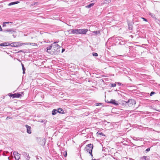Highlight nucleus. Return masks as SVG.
<instances>
[{
  "instance_id": "nucleus-1",
  "label": "nucleus",
  "mask_w": 160,
  "mask_h": 160,
  "mask_svg": "<svg viewBox=\"0 0 160 160\" xmlns=\"http://www.w3.org/2000/svg\"><path fill=\"white\" fill-rule=\"evenodd\" d=\"M52 49L50 54L52 55H56L59 54L60 52V46L57 44V42H54L52 44Z\"/></svg>"
},
{
  "instance_id": "nucleus-2",
  "label": "nucleus",
  "mask_w": 160,
  "mask_h": 160,
  "mask_svg": "<svg viewBox=\"0 0 160 160\" xmlns=\"http://www.w3.org/2000/svg\"><path fill=\"white\" fill-rule=\"evenodd\" d=\"M93 148V145L92 144H89L87 145L85 148V151L88 152L90 154L92 158H93V157L92 154V150Z\"/></svg>"
},
{
  "instance_id": "nucleus-3",
  "label": "nucleus",
  "mask_w": 160,
  "mask_h": 160,
  "mask_svg": "<svg viewBox=\"0 0 160 160\" xmlns=\"http://www.w3.org/2000/svg\"><path fill=\"white\" fill-rule=\"evenodd\" d=\"M136 102L133 99H129L128 101V106L131 107H133L136 104Z\"/></svg>"
},
{
  "instance_id": "nucleus-4",
  "label": "nucleus",
  "mask_w": 160,
  "mask_h": 160,
  "mask_svg": "<svg viewBox=\"0 0 160 160\" xmlns=\"http://www.w3.org/2000/svg\"><path fill=\"white\" fill-rule=\"evenodd\" d=\"M78 30L79 34H85L88 31V29H78Z\"/></svg>"
},
{
  "instance_id": "nucleus-5",
  "label": "nucleus",
  "mask_w": 160,
  "mask_h": 160,
  "mask_svg": "<svg viewBox=\"0 0 160 160\" xmlns=\"http://www.w3.org/2000/svg\"><path fill=\"white\" fill-rule=\"evenodd\" d=\"M13 155L16 160H19L20 158V154L18 152H13Z\"/></svg>"
},
{
  "instance_id": "nucleus-6",
  "label": "nucleus",
  "mask_w": 160,
  "mask_h": 160,
  "mask_svg": "<svg viewBox=\"0 0 160 160\" xmlns=\"http://www.w3.org/2000/svg\"><path fill=\"white\" fill-rule=\"evenodd\" d=\"M22 154L24 157L26 158L27 160H29L30 157L29 155V154L25 152H22Z\"/></svg>"
},
{
  "instance_id": "nucleus-7",
  "label": "nucleus",
  "mask_w": 160,
  "mask_h": 160,
  "mask_svg": "<svg viewBox=\"0 0 160 160\" xmlns=\"http://www.w3.org/2000/svg\"><path fill=\"white\" fill-rule=\"evenodd\" d=\"M74 34H79L78 29H71V32Z\"/></svg>"
},
{
  "instance_id": "nucleus-8",
  "label": "nucleus",
  "mask_w": 160,
  "mask_h": 160,
  "mask_svg": "<svg viewBox=\"0 0 160 160\" xmlns=\"http://www.w3.org/2000/svg\"><path fill=\"white\" fill-rule=\"evenodd\" d=\"M25 127L27 128V132L29 134H31V127L27 125H25Z\"/></svg>"
},
{
  "instance_id": "nucleus-9",
  "label": "nucleus",
  "mask_w": 160,
  "mask_h": 160,
  "mask_svg": "<svg viewBox=\"0 0 160 160\" xmlns=\"http://www.w3.org/2000/svg\"><path fill=\"white\" fill-rule=\"evenodd\" d=\"M109 103H112L116 106L118 105V102L116 101L115 100L111 99L110 101L109 102Z\"/></svg>"
},
{
  "instance_id": "nucleus-10",
  "label": "nucleus",
  "mask_w": 160,
  "mask_h": 160,
  "mask_svg": "<svg viewBox=\"0 0 160 160\" xmlns=\"http://www.w3.org/2000/svg\"><path fill=\"white\" fill-rule=\"evenodd\" d=\"M15 47H19L22 46L23 43H21L20 42H14Z\"/></svg>"
},
{
  "instance_id": "nucleus-11",
  "label": "nucleus",
  "mask_w": 160,
  "mask_h": 160,
  "mask_svg": "<svg viewBox=\"0 0 160 160\" xmlns=\"http://www.w3.org/2000/svg\"><path fill=\"white\" fill-rule=\"evenodd\" d=\"M140 160H150L148 156H143L141 157Z\"/></svg>"
},
{
  "instance_id": "nucleus-12",
  "label": "nucleus",
  "mask_w": 160,
  "mask_h": 160,
  "mask_svg": "<svg viewBox=\"0 0 160 160\" xmlns=\"http://www.w3.org/2000/svg\"><path fill=\"white\" fill-rule=\"evenodd\" d=\"M52 44L51 46H49L48 47H47V52L48 53H50V52H51V50L52 49Z\"/></svg>"
},
{
  "instance_id": "nucleus-13",
  "label": "nucleus",
  "mask_w": 160,
  "mask_h": 160,
  "mask_svg": "<svg viewBox=\"0 0 160 160\" xmlns=\"http://www.w3.org/2000/svg\"><path fill=\"white\" fill-rule=\"evenodd\" d=\"M10 44L9 42H4L3 43L0 44L1 46H7L9 45Z\"/></svg>"
},
{
  "instance_id": "nucleus-14",
  "label": "nucleus",
  "mask_w": 160,
  "mask_h": 160,
  "mask_svg": "<svg viewBox=\"0 0 160 160\" xmlns=\"http://www.w3.org/2000/svg\"><path fill=\"white\" fill-rule=\"evenodd\" d=\"M133 23H128V28L129 30H132V25Z\"/></svg>"
},
{
  "instance_id": "nucleus-15",
  "label": "nucleus",
  "mask_w": 160,
  "mask_h": 160,
  "mask_svg": "<svg viewBox=\"0 0 160 160\" xmlns=\"http://www.w3.org/2000/svg\"><path fill=\"white\" fill-rule=\"evenodd\" d=\"M58 112H59V111H58V109H54L52 111V114L53 115H55Z\"/></svg>"
},
{
  "instance_id": "nucleus-16",
  "label": "nucleus",
  "mask_w": 160,
  "mask_h": 160,
  "mask_svg": "<svg viewBox=\"0 0 160 160\" xmlns=\"http://www.w3.org/2000/svg\"><path fill=\"white\" fill-rule=\"evenodd\" d=\"M111 0H105L103 2L101 3V5H103L104 4H108L111 2Z\"/></svg>"
},
{
  "instance_id": "nucleus-17",
  "label": "nucleus",
  "mask_w": 160,
  "mask_h": 160,
  "mask_svg": "<svg viewBox=\"0 0 160 160\" xmlns=\"http://www.w3.org/2000/svg\"><path fill=\"white\" fill-rule=\"evenodd\" d=\"M58 111H59V112H58V113H61V114H63V113H64V110H63V109L62 108H58Z\"/></svg>"
},
{
  "instance_id": "nucleus-18",
  "label": "nucleus",
  "mask_w": 160,
  "mask_h": 160,
  "mask_svg": "<svg viewBox=\"0 0 160 160\" xmlns=\"http://www.w3.org/2000/svg\"><path fill=\"white\" fill-rule=\"evenodd\" d=\"M19 2V1H16V2H11L8 4V5L10 6V5H13L14 4L18 3Z\"/></svg>"
},
{
  "instance_id": "nucleus-19",
  "label": "nucleus",
  "mask_w": 160,
  "mask_h": 160,
  "mask_svg": "<svg viewBox=\"0 0 160 160\" xmlns=\"http://www.w3.org/2000/svg\"><path fill=\"white\" fill-rule=\"evenodd\" d=\"M94 3H90L88 5L86 6V8H91V7L93 6L94 5Z\"/></svg>"
},
{
  "instance_id": "nucleus-20",
  "label": "nucleus",
  "mask_w": 160,
  "mask_h": 160,
  "mask_svg": "<svg viewBox=\"0 0 160 160\" xmlns=\"http://www.w3.org/2000/svg\"><path fill=\"white\" fill-rule=\"evenodd\" d=\"M21 94H20L19 93H16V98H19L21 97Z\"/></svg>"
},
{
  "instance_id": "nucleus-21",
  "label": "nucleus",
  "mask_w": 160,
  "mask_h": 160,
  "mask_svg": "<svg viewBox=\"0 0 160 160\" xmlns=\"http://www.w3.org/2000/svg\"><path fill=\"white\" fill-rule=\"evenodd\" d=\"M5 32H11L12 33V32H14L13 30L12 29H8L4 31Z\"/></svg>"
},
{
  "instance_id": "nucleus-22",
  "label": "nucleus",
  "mask_w": 160,
  "mask_h": 160,
  "mask_svg": "<svg viewBox=\"0 0 160 160\" xmlns=\"http://www.w3.org/2000/svg\"><path fill=\"white\" fill-rule=\"evenodd\" d=\"M16 93H15L14 94H12L10 96L11 97H12V98H16V97H15V96H16Z\"/></svg>"
},
{
  "instance_id": "nucleus-23",
  "label": "nucleus",
  "mask_w": 160,
  "mask_h": 160,
  "mask_svg": "<svg viewBox=\"0 0 160 160\" xmlns=\"http://www.w3.org/2000/svg\"><path fill=\"white\" fill-rule=\"evenodd\" d=\"M110 85L111 87H115L116 86V82L115 83H111Z\"/></svg>"
},
{
  "instance_id": "nucleus-24",
  "label": "nucleus",
  "mask_w": 160,
  "mask_h": 160,
  "mask_svg": "<svg viewBox=\"0 0 160 160\" xmlns=\"http://www.w3.org/2000/svg\"><path fill=\"white\" fill-rule=\"evenodd\" d=\"M126 104L128 105V101H123L122 102V104H125L126 105Z\"/></svg>"
},
{
  "instance_id": "nucleus-25",
  "label": "nucleus",
  "mask_w": 160,
  "mask_h": 160,
  "mask_svg": "<svg viewBox=\"0 0 160 160\" xmlns=\"http://www.w3.org/2000/svg\"><path fill=\"white\" fill-rule=\"evenodd\" d=\"M47 120H42L41 119L40 120L39 122H45L46 123L47 122Z\"/></svg>"
},
{
  "instance_id": "nucleus-26",
  "label": "nucleus",
  "mask_w": 160,
  "mask_h": 160,
  "mask_svg": "<svg viewBox=\"0 0 160 160\" xmlns=\"http://www.w3.org/2000/svg\"><path fill=\"white\" fill-rule=\"evenodd\" d=\"M93 33H94L95 34H97L100 33V31H94L93 32Z\"/></svg>"
},
{
  "instance_id": "nucleus-27",
  "label": "nucleus",
  "mask_w": 160,
  "mask_h": 160,
  "mask_svg": "<svg viewBox=\"0 0 160 160\" xmlns=\"http://www.w3.org/2000/svg\"><path fill=\"white\" fill-rule=\"evenodd\" d=\"M92 55L93 56H95V57H97L98 56V54L97 53H96V52H93L92 53Z\"/></svg>"
},
{
  "instance_id": "nucleus-28",
  "label": "nucleus",
  "mask_w": 160,
  "mask_h": 160,
  "mask_svg": "<svg viewBox=\"0 0 160 160\" xmlns=\"http://www.w3.org/2000/svg\"><path fill=\"white\" fill-rule=\"evenodd\" d=\"M149 15H150L152 17L154 18L155 17V15L153 13H150Z\"/></svg>"
},
{
  "instance_id": "nucleus-29",
  "label": "nucleus",
  "mask_w": 160,
  "mask_h": 160,
  "mask_svg": "<svg viewBox=\"0 0 160 160\" xmlns=\"http://www.w3.org/2000/svg\"><path fill=\"white\" fill-rule=\"evenodd\" d=\"M30 45H32L33 46L37 45V44L34 43H31Z\"/></svg>"
},
{
  "instance_id": "nucleus-30",
  "label": "nucleus",
  "mask_w": 160,
  "mask_h": 160,
  "mask_svg": "<svg viewBox=\"0 0 160 160\" xmlns=\"http://www.w3.org/2000/svg\"><path fill=\"white\" fill-rule=\"evenodd\" d=\"M155 94V92H152L150 94V96H152L154 94Z\"/></svg>"
},
{
  "instance_id": "nucleus-31",
  "label": "nucleus",
  "mask_w": 160,
  "mask_h": 160,
  "mask_svg": "<svg viewBox=\"0 0 160 160\" xmlns=\"http://www.w3.org/2000/svg\"><path fill=\"white\" fill-rule=\"evenodd\" d=\"M31 42H26L23 43V44L30 45Z\"/></svg>"
},
{
  "instance_id": "nucleus-32",
  "label": "nucleus",
  "mask_w": 160,
  "mask_h": 160,
  "mask_svg": "<svg viewBox=\"0 0 160 160\" xmlns=\"http://www.w3.org/2000/svg\"><path fill=\"white\" fill-rule=\"evenodd\" d=\"M116 84H117L119 86L121 85H122V84L121 83L119 82H116Z\"/></svg>"
},
{
  "instance_id": "nucleus-33",
  "label": "nucleus",
  "mask_w": 160,
  "mask_h": 160,
  "mask_svg": "<svg viewBox=\"0 0 160 160\" xmlns=\"http://www.w3.org/2000/svg\"><path fill=\"white\" fill-rule=\"evenodd\" d=\"M21 65H22V70H24H24H25V68L24 67V65L23 64H22V63Z\"/></svg>"
},
{
  "instance_id": "nucleus-34",
  "label": "nucleus",
  "mask_w": 160,
  "mask_h": 160,
  "mask_svg": "<svg viewBox=\"0 0 160 160\" xmlns=\"http://www.w3.org/2000/svg\"><path fill=\"white\" fill-rule=\"evenodd\" d=\"M150 150V148H148L146 150V151L147 152H149Z\"/></svg>"
},
{
  "instance_id": "nucleus-35",
  "label": "nucleus",
  "mask_w": 160,
  "mask_h": 160,
  "mask_svg": "<svg viewBox=\"0 0 160 160\" xmlns=\"http://www.w3.org/2000/svg\"><path fill=\"white\" fill-rule=\"evenodd\" d=\"M142 18V19H143V20L145 21H146V22L148 21L145 18Z\"/></svg>"
},
{
  "instance_id": "nucleus-36",
  "label": "nucleus",
  "mask_w": 160,
  "mask_h": 160,
  "mask_svg": "<svg viewBox=\"0 0 160 160\" xmlns=\"http://www.w3.org/2000/svg\"><path fill=\"white\" fill-rule=\"evenodd\" d=\"M10 44L11 45V47H15L14 42H13V43H12L11 44Z\"/></svg>"
},
{
  "instance_id": "nucleus-37",
  "label": "nucleus",
  "mask_w": 160,
  "mask_h": 160,
  "mask_svg": "<svg viewBox=\"0 0 160 160\" xmlns=\"http://www.w3.org/2000/svg\"><path fill=\"white\" fill-rule=\"evenodd\" d=\"M102 104V103H96V105L97 106H98L99 105H101Z\"/></svg>"
},
{
  "instance_id": "nucleus-38",
  "label": "nucleus",
  "mask_w": 160,
  "mask_h": 160,
  "mask_svg": "<svg viewBox=\"0 0 160 160\" xmlns=\"http://www.w3.org/2000/svg\"><path fill=\"white\" fill-rule=\"evenodd\" d=\"M98 134L102 135V136H105L104 133H103L102 132H101L100 133H98Z\"/></svg>"
},
{
  "instance_id": "nucleus-39",
  "label": "nucleus",
  "mask_w": 160,
  "mask_h": 160,
  "mask_svg": "<svg viewBox=\"0 0 160 160\" xmlns=\"http://www.w3.org/2000/svg\"><path fill=\"white\" fill-rule=\"evenodd\" d=\"M67 155V152H65V153H64V156L65 157H66Z\"/></svg>"
},
{
  "instance_id": "nucleus-40",
  "label": "nucleus",
  "mask_w": 160,
  "mask_h": 160,
  "mask_svg": "<svg viewBox=\"0 0 160 160\" xmlns=\"http://www.w3.org/2000/svg\"><path fill=\"white\" fill-rule=\"evenodd\" d=\"M12 118L11 117H7V118H6V119H11Z\"/></svg>"
},
{
  "instance_id": "nucleus-41",
  "label": "nucleus",
  "mask_w": 160,
  "mask_h": 160,
  "mask_svg": "<svg viewBox=\"0 0 160 160\" xmlns=\"http://www.w3.org/2000/svg\"><path fill=\"white\" fill-rule=\"evenodd\" d=\"M23 73L24 74L25 73V70H23Z\"/></svg>"
},
{
  "instance_id": "nucleus-42",
  "label": "nucleus",
  "mask_w": 160,
  "mask_h": 160,
  "mask_svg": "<svg viewBox=\"0 0 160 160\" xmlns=\"http://www.w3.org/2000/svg\"><path fill=\"white\" fill-rule=\"evenodd\" d=\"M65 51V49L63 48L62 50V53L63 52Z\"/></svg>"
},
{
  "instance_id": "nucleus-43",
  "label": "nucleus",
  "mask_w": 160,
  "mask_h": 160,
  "mask_svg": "<svg viewBox=\"0 0 160 160\" xmlns=\"http://www.w3.org/2000/svg\"><path fill=\"white\" fill-rule=\"evenodd\" d=\"M2 28L1 27V26L0 25V31H2Z\"/></svg>"
},
{
  "instance_id": "nucleus-44",
  "label": "nucleus",
  "mask_w": 160,
  "mask_h": 160,
  "mask_svg": "<svg viewBox=\"0 0 160 160\" xmlns=\"http://www.w3.org/2000/svg\"><path fill=\"white\" fill-rule=\"evenodd\" d=\"M18 52H24V51H23L22 50H20V51H19Z\"/></svg>"
},
{
  "instance_id": "nucleus-45",
  "label": "nucleus",
  "mask_w": 160,
  "mask_h": 160,
  "mask_svg": "<svg viewBox=\"0 0 160 160\" xmlns=\"http://www.w3.org/2000/svg\"><path fill=\"white\" fill-rule=\"evenodd\" d=\"M12 23V22H5V23Z\"/></svg>"
},
{
  "instance_id": "nucleus-46",
  "label": "nucleus",
  "mask_w": 160,
  "mask_h": 160,
  "mask_svg": "<svg viewBox=\"0 0 160 160\" xmlns=\"http://www.w3.org/2000/svg\"><path fill=\"white\" fill-rule=\"evenodd\" d=\"M21 94H23L24 92H21Z\"/></svg>"
},
{
  "instance_id": "nucleus-47",
  "label": "nucleus",
  "mask_w": 160,
  "mask_h": 160,
  "mask_svg": "<svg viewBox=\"0 0 160 160\" xmlns=\"http://www.w3.org/2000/svg\"><path fill=\"white\" fill-rule=\"evenodd\" d=\"M69 31H71V30H70L69 31H68V32H69Z\"/></svg>"
},
{
  "instance_id": "nucleus-48",
  "label": "nucleus",
  "mask_w": 160,
  "mask_h": 160,
  "mask_svg": "<svg viewBox=\"0 0 160 160\" xmlns=\"http://www.w3.org/2000/svg\"><path fill=\"white\" fill-rule=\"evenodd\" d=\"M0 46H1V45H0Z\"/></svg>"
}]
</instances>
